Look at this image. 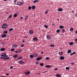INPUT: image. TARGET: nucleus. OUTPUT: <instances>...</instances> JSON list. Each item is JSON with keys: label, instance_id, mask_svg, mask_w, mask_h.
I'll use <instances>...</instances> for the list:
<instances>
[{"label": "nucleus", "instance_id": "nucleus-54", "mask_svg": "<svg viewBox=\"0 0 77 77\" xmlns=\"http://www.w3.org/2000/svg\"><path fill=\"white\" fill-rule=\"evenodd\" d=\"M70 56H72V55H73V54L72 53L70 54Z\"/></svg>", "mask_w": 77, "mask_h": 77}, {"label": "nucleus", "instance_id": "nucleus-51", "mask_svg": "<svg viewBox=\"0 0 77 77\" xmlns=\"http://www.w3.org/2000/svg\"><path fill=\"white\" fill-rule=\"evenodd\" d=\"M5 75H9V73H6Z\"/></svg>", "mask_w": 77, "mask_h": 77}, {"label": "nucleus", "instance_id": "nucleus-5", "mask_svg": "<svg viewBox=\"0 0 77 77\" xmlns=\"http://www.w3.org/2000/svg\"><path fill=\"white\" fill-rule=\"evenodd\" d=\"M46 38L48 40H50V39H51V37L48 35L46 36Z\"/></svg>", "mask_w": 77, "mask_h": 77}, {"label": "nucleus", "instance_id": "nucleus-32", "mask_svg": "<svg viewBox=\"0 0 77 77\" xmlns=\"http://www.w3.org/2000/svg\"><path fill=\"white\" fill-rule=\"evenodd\" d=\"M50 47H54V45H50Z\"/></svg>", "mask_w": 77, "mask_h": 77}, {"label": "nucleus", "instance_id": "nucleus-43", "mask_svg": "<svg viewBox=\"0 0 77 77\" xmlns=\"http://www.w3.org/2000/svg\"><path fill=\"white\" fill-rule=\"evenodd\" d=\"M56 32L57 33H59V32H60V30L58 29L57 30Z\"/></svg>", "mask_w": 77, "mask_h": 77}, {"label": "nucleus", "instance_id": "nucleus-31", "mask_svg": "<svg viewBox=\"0 0 77 77\" xmlns=\"http://www.w3.org/2000/svg\"><path fill=\"white\" fill-rule=\"evenodd\" d=\"M62 32L63 33H64V32H65L66 31L64 29H63L62 30Z\"/></svg>", "mask_w": 77, "mask_h": 77}, {"label": "nucleus", "instance_id": "nucleus-64", "mask_svg": "<svg viewBox=\"0 0 77 77\" xmlns=\"http://www.w3.org/2000/svg\"><path fill=\"white\" fill-rule=\"evenodd\" d=\"M25 36V38H27V36Z\"/></svg>", "mask_w": 77, "mask_h": 77}, {"label": "nucleus", "instance_id": "nucleus-26", "mask_svg": "<svg viewBox=\"0 0 77 77\" xmlns=\"http://www.w3.org/2000/svg\"><path fill=\"white\" fill-rule=\"evenodd\" d=\"M32 9H35V6L33 5L32 6Z\"/></svg>", "mask_w": 77, "mask_h": 77}, {"label": "nucleus", "instance_id": "nucleus-14", "mask_svg": "<svg viewBox=\"0 0 77 77\" xmlns=\"http://www.w3.org/2000/svg\"><path fill=\"white\" fill-rule=\"evenodd\" d=\"M29 33L31 34H33V31L32 30H29Z\"/></svg>", "mask_w": 77, "mask_h": 77}, {"label": "nucleus", "instance_id": "nucleus-53", "mask_svg": "<svg viewBox=\"0 0 77 77\" xmlns=\"http://www.w3.org/2000/svg\"><path fill=\"white\" fill-rule=\"evenodd\" d=\"M75 41H76V42H77V38H75Z\"/></svg>", "mask_w": 77, "mask_h": 77}, {"label": "nucleus", "instance_id": "nucleus-17", "mask_svg": "<svg viewBox=\"0 0 77 77\" xmlns=\"http://www.w3.org/2000/svg\"><path fill=\"white\" fill-rule=\"evenodd\" d=\"M74 43L72 42H71L69 43V45H72Z\"/></svg>", "mask_w": 77, "mask_h": 77}, {"label": "nucleus", "instance_id": "nucleus-8", "mask_svg": "<svg viewBox=\"0 0 77 77\" xmlns=\"http://www.w3.org/2000/svg\"><path fill=\"white\" fill-rule=\"evenodd\" d=\"M42 58V57H39L37 58L36 60H41Z\"/></svg>", "mask_w": 77, "mask_h": 77}, {"label": "nucleus", "instance_id": "nucleus-47", "mask_svg": "<svg viewBox=\"0 0 77 77\" xmlns=\"http://www.w3.org/2000/svg\"><path fill=\"white\" fill-rule=\"evenodd\" d=\"M71 65H74V63H70Z\"/></svg>", "mask_w": 77, "mask_h": 77}, {"label": "nucleus", "instance_id": "nucleus-61", "mask_svg": "<svg viewBox=\"0 0 77 77\" xmlns=\"http://www.w3.org/2000/svg\"><path fill=\"white\" fill-rule=\"evenodd\" d=\"M75 16L77 17V14H75Z\"/></svg>", "mask_w": 77, "mask_h": 77}, {"label": "nucleus", "instance_id": "nucleus-38", "mask_svg": "<svg viewBox=\"0 0 77 77\" xmlns=\"http://www.w3.org/2000/svg\"><path fill=\"white\" fill-rule=\"evenodd\" d=\"M2 45H5V43L4 42H2L1 43Z\"/></svg>", "mask_w": 77, "mask_h": 77}, {"label": "nucleus", "instance_id": "nucleus-44", "mask_svg": "<svg viewBox=\"0 0 77 77\" xmlns=\"http://www.w3.org/2000/svg\"><path fill=\"white\" fill-rule=\"evenodd\" d=\"M12 15L11 14L9 16V17H8L9 18H11V17H12Z\"/></svg>", "mask_w": 77, "mask_h": 77}, {"label": "nucleus", "instance_id": "nucleus-60", "mask_svg": "<svg viewBox=\"0 0 77 77\" xmlns=\"http://www.w3.org/2000/svg\"><path fill=\"white\" fill-rule=\"evenodd\" d=\"M23 17H21L20 18V20H22V19H23Z\"/></svg>", "mask_w": 77, "mask_h": 77}, {"label": "nucleus", "instance_id": "nucleus-28", "mask_svg": "<svg viewBox=\"0 0 77 77\" xmlns=\"http://www.w3.org/2000/svg\"><path fill=\"white\" fill-rule=\"evenodd\" d=\"M73 30H74V29L72 28H71L70 29V32H72V31H73Z\"/></svg>", "mask_w": 77, "mask_h": 77}, {"label": "nucleus", "instance_id": "nucleus-13", "mask_svg": "<svg viewBox=\"0 0 77 77\" xmlns=\"http://www.w3.org/2000/svg\"><path fill=\"white\" fill-rule=\"evenodd\" d=\"M12 47L13 48H16L17 47V45L15 44H14L12 45Z\"/></svg>", "mask_w": 77, "mask_h": 77}, {"label": "nucleus", "instance_id": "nucleus-7", "mask_svg": "<svg viewBox=\"0 0 77 77\" xmlns=\"http://www.w3.org/2000/svg\"><path fill=\"white\" fill-rule=\"evenodd\" d=\"M63 11V9L62 8H59L57 9V11L58 12H61Z\"/></svg>", "mask_w": 77, "mask_h": 77}, {"label": "nucleus", "instance_id": "nucleus-50", "mask_svg": "<svg viewBox=\"0 0 77 77\" xmlns=\"http://www.w3.org/2000/svg\"><path fill=\"white\" fill-rule=\"evenodd\" d=\"M17 2V0H15L14 1V3H16V2Z\"/></svg>", "mask_w": 77, "mask_h": 77}, {"label": "nucleus", "instance_id": "nucleus-24", "mask_svg": "<svg viewBox=\"0 0 77 77\" xmlns=\"http://www.w3.org/2000/svg\"><path fill=\"white\" fill-rule=\"evenodd\" d=\"M38 2H39V1H38V0H35L33 2V3H35Z\"/></svg>", "mask_w": 77, "mask_h": 77}, {"label": "nucleus", "instance_id": "nucleus-20", "mask_svg": "<svg viewBox=\"0 0 77 77\" xmlns=\"http://www.w3.org/2000/svg\"><path fill=\"white\" fill-rule=\"evenodd\" d=\"M56 76L57 77H61V75H60V74H57Z\"/></svg>", "mask_w": 77, "mask_h": 77}, {"label": "nucleus", "instance_id": "nucleus-2", "mask_svg": "<svg viewBox=\"0 0 77 77\" xmlns=\"http://www.w3.org/2000/svg\"><path fill=\"white\" fill-rule=\"evenodd\" d=\"M8 27V25L6 23H4L2 26V29H6Z\"/></svg>", "mask_w": 77, "mask_h": 77}, {"label": "nucleus", "instance_id": "nucleus-63", "mask_svg": "<svg viewBox=\"0 0 77 77\" xmlns=\"http://www.w3.org/2000/svg\"><path fill=\"white\" fill-rule=\"evenodd\" d=\"M57 21H59V19H57Z\"/></svg>", "mask_w": 77, "mask_h": 77}, {"label": "nucleus", "instance_id": "nucleus-29", "mask_svg": "<svg viewBox=\"0 0 77 77\" xmlns=\"http://www.w3.org/2000/svg\"><path fill=\"white\" fill-rule=\"evenodd\" d=\"M64 27V26H60V29H63Z\"/></svg>", "mask_w": 77, "mask_h": 77}, {"label": "nucleus", "instance_id": "nucleus-40", "mask_svg": "<svg viewBox=\"0 0 77 77\" xmlns=\"http://www.w3.org/2000/svg\"><path fill=\"white\" fill-rule=\"evenodd\" d=\"M4 33H5V34H7L8 33V31H5L3 32Z\"/></svg>", "mask_w": 77, "mask_h": 77}, {"label": "nucleus", "instance_id": "nucleus-25", "mask_svg": "<svg viewBox=\"0 0 77 77\" xmlns=\"http://www.w3.org/2000/svg\"><path fill=\"white\" fill-rule=\"evenodd\" d=\"M18 56V55H15L13 56V57H14V58H15V57H17Z\"/></svg>", "mask_w": 77, "mask_h": 77}, {"label": "nucleus", "instance_id": "nucleus-52", "mask_svg": "<svg viewBox=\"0 0 77 77\" xmlns=\"http://www.w3.org/2000/svg\"><path fill=\"white\" fill-rule=\"evenodd\" d=\"M24 47V45H21V47Z\"/></svg>", "mask_w": 77, "mask_h": 77}, {"label": "nucleus", "instance_id": "nucleus-34", "mask_svg": "<svg viewBox=\"0 0 77 77\" xmlns=\"http://www.w3.org/2000/svg\"><path fill=\"white\" fill-rule=\"evenodd\" d=\"M69 69H70L69 67H66V69H67L68 70H69Z\"/></svg>", "mask_w": 77, "mask_h": 77}, {"label": "nucleus", "instance_id": "nucleus-21", "mask_svg": "<svg viewBox=\"0 0 77 77\" xmlns=\"http://www.w3.org/2000/svg\"><path fill=\"white\" fill-rule=\"evenodd\" d=\"M28 17H29L28 16H26L25 18V20L26 21V20H27V19L28 18Z\"/></svg>", "mask_w": 77, "mask_h": 77}, {"label": "nucleus", "instance_id": "nucleus-4", "mask_svg": "<svg viewBox=\"0 0 77 77\" xmlns=\"http://www.w3.org/2000/svg\"><path fill=\"white\" fill-rule=\"evenodd\" d=\"M6 36H7V35L5 33L3 34L1 36V37L2 38H6Z\"/></svg>", "mask_w": 77, "mask_h": 77}, {"label": "nucleus", "instance_id": "nucleus-48", "mask_svg": "<svg viewBox=\"0 0 77 77\" xmlns=\"http://www.w3.org/2000/svg\"><path fill=\"white\" fill-rule=\"evenodd\" d=\"M58 69V68H55L54 69V71H56V70H57Z\"/></svg>", "mask_w": 77, "mask_h": 77}, {"label": "nucleus", "instance_id": "nucleus-27", "mask_svg": "<svg viewBox=\"0 0 77 77\" xmlns=\"http://www.w3.org/2000/svg\"><path fill=\"white\" fill-rule=\"evenodd\" d=\"M30 58H32L34 57V56L33 55H30Z\"/></svg>", "mask_w": 77, "mask_h": 77}, {"label": "nucleus", "instance_id": "nucleus-33", "mask_svg": "<svg viewBox=\"0 0 77 77\" xmlns=\"http://www.w3.org/2000/svg\"><path fill=\"white\" fill-rule=\"evenodd\" d=\"M32 9V7L30 6H29L28 7V10H31V9Z\"/></svg>", "mask_w": 77, "mask_h": 77}, {"label": "nucleus", "instance_id": "nucleus-58", "mask_svg": "<svg viewBox=\"0 0 77 77\" xmlns=\"http://www.w3.org/2000/svg\"><path fill=\"white\" fill-rule=\"evenodd\" d=\"M41 54H44V52L42 51L41 52Z\"/></svg>", "mask_w": 77, "mask_h": 77}, {"label": "nucleus", "instance_id": "nucleus-6", "mask_svg": "<svg viewBox=\"0 0 77 77\" xmlns=\"http://www.w3.org/2000/svg\"><path fill=\"white\" fill-rule=\"evenodd\" d=\"M7 56V55L6 54V53H4V54H3V57H1V59H2L4 57H5V56Z\"/></svg>", "mask_w": 77, "mask_h": 77}, {"label": "nucleus", "instance_id": "nucleus-41", "mask_svg": "<svg viewBox=\"0 0 77 77\" xmlns=\"http://www.w3.org/2000/svg\"><path fill=\"white\" fill-rule=\"evenodd\" d=\"M44 66V63H40V66Z\"/></svg>", "mask_w": 77, "mask_h": 77}, {"label": "nucleus", "instance_id": "nucleus-39", "mask_svg": "<svg viewBox=\"0 0 77 77\" xmlns=\"http://www.w3.org/2000/svg\"><path fill=\"white\" fill-rule=\"evenodd\" d=\"M23 59V57H20L17 59V60H19V59Z\"/></svg>", "mask_w": 77, "mask_h": 77}, {"label": "nucleus", "instance_id": "nucleus-23", "mask_svg": "<svg viewBox=\"0 0 77 77\" xmlns=\"http://www.w3.org/2000/svg\"><path fill=\"white\" fill-rule=\"evenodd\" d=\"M67 53L68 54H69L70 53H71V49H70L69 50H68L67 51Z\"/></svg>", "mask_w": 77, "mask_h": 77}, {"label": "nucleus", "instance_id": "nucleus-35", "mask_svg": "<svg viewBox=\"0 0 77 77\" xmlns=\"http://www.w3.org/2000/svg\"><path fill=\"white\" fill-rule=\"evenodd\" d=\"M14 30V29L11 28L9 29V32H11L12 30Z\"/></svg>", "mask_w": 77, "mask_h": 77}, {"label": "nucleus", "instance_id": "nucleus-18", "mask_svg": "<svg viewBox=\"0 0 77 77\" xmlns=\"http://www.w3.org/2000/svg\"><path fill=\"white\" fill-rule=\"evenodd\" d=\"M62 53H63L62 51H61L59 52L58 54L60 55H62V54H63Z\"/></svg>", "mask_w": 77, "mask_h": 77}, {"label": "nucleus", "instance_id": "nucleus-57", "mask_svg": "<svg viewBox=\"0 0 77 77\" xmlns=\"http://www.w3.org/2000/svg\"><path fill=\"white\" fill-rule=\"evenodd\" d=\"M72 53H73V54H75V52H74Z\"/></svg>", "mask_w": 77, "mask_h": 77}, {"label": "nucleus", "instance_id": "nucleus-59", "mask_svg": "<svg viewBox=\"0 0 77 77\" xmlns=\"http://www.w3.org/2000/svg\"><path fill=\"white\" fill-rule=\"evenodd\" d=\"M75 33H76V34H77V31H75Z\"/></svg>", "mask_w": 77, "mask_h": 77}, {"label": "nucleus", "instance_id": "nucleus-30", "mask_svg": "<svg viewBox=\"0 0 77 77\" xmlns=\"http://www.w3.org/2000/svg\"><path fill=\"white\" fill-rule=\"evenodd\" d=\"M48 11H49V10H47L46 11H45V14H48Z\"/></svg>", "mask_w": 77, "mask_h": 77}, {"label": "nucleus", "instance_id": "nucleus-55", "mask_svg": "<svg viewBox=\"0 0 77 77\" xmlns=\"http://www.w3.org/2000/svg\"><path fill=\"white\" fill-rule=\"evenodd\" d=\"M1 56L2 57H3V54H1Z\"/></svg>", "mask_w": 77, "mask_h": 77}, {"label": "nucleus", "instance_id": "nucleus-11", "mask_svg": "<svg viewBox=\"0 0 77 77\" xmlns=\"http://www.w3.org/2000/svg\"><path fill=\"white\" fill-rule=\"evenodd\" d=\"M0 51H5V48H3L0 49Z\"/></svg>", "mask_w": 77, "mask_h": 77}, {"label": "nucleus", "instance_id": "nucleus-15", "mask_svg": "<svg viewBox=\"0 0 77 77\" xmlns=\"http://www.w3.org/2000/svg\"><path fill=\"white\" fill-rule=\"evenodd\" d=\"M60 60H63L65 59V57H64L61 56L60 57Z\"/></svg>", "mask_w": 77, "mask_h": 77}, {"label": "nucleus", "instance_id": "nucleus-12", "mask_svg": "<svg viewBox=\"0 0 77 77\" xmlns=\"http://www.w3.org/2000/svg\"><path fill=\"white\" fill-rule=\"evenodd\" d=\"M30 74V72H26L25 73V74H26V75H29Z\"/></svg>", "mask_w": 77, "mask_h": 77}, {"label": "nucleus", "instance_id": "nucleus-46", "mask_svg": "<svg viewBox=\"0 0 77 77\" xmlns=\"http://www.w3.org/2000/svg\"><path fill=\"white\" fill-rule=\"evenodd\" d=\"M35 63H36V64H39V62L36 61L35 62Z\"/></svg>", "mask_w": 77, "mask_h": 77}, {"label": "nucleus", "instance_id": "nucleus-9", "mask_svg": "<svg viewBox=\"0 0 77 77\" xmlns=\"http://www.w3.org/2000/svg\"><path fill=\"white\" fill-rule=\"evenodd\" d=\"M18 62H19V63H21V64L24 63V62H23V61H22V60H20V61H18Z\"/></svg>", "mask_w": 77, "mask_h": 77}, {"label": "nucleus", "instance_id": "nucleus-56", "mask_svg": "<svg viewBox=\"0 0 77 77\" xmlns=\"http://www.w3.org/2000/svg\"><path fill=\"white\" fill-rule=\"evenodd\" d=\"M15 52V53H18V51H16L14 52Z\"/></svg>", "mask_w": 77, "mask_h": 77}, {"label": "nucleus", "instance_id": "nucleus-36", "mask_svg": "<svg viewBox=\"0 0 77 77\" xmlns=\"http://www.w3.org/2000/svg\"><path fill=\"white\" fill-rule=\"evenodd\" d=\"M44 27H45L46 28H48V26H47L46 25H44Z\"/></svg>", "mask_w": 77, "mask_h": 77}, {"label": "nucleus", "instance_id": "nucleus-62", "mask_svg": "<svg viewBox=\"0 0 77 77\" xmlns=\"http://www.w3.org/2000/svg\"><path fill=\"white\" fill-rule=\"evenodd\" d=\"M23 42H25V41L24 40H23Z\"/></svg>", "mask_w": 77, "mask_h": 77}, {"label": "nucleus", "instance_id": "nucleus-19", "mask_svg": "<svg viewBox=\"0 0 77 77\" xmlns=\"http://www.w3.org/2000/svg\"><path fill=\"white\" fill-rule=\"evenodd\" d=\"M45 68H50L51 67V66L48 65L45 66Z\"/></svg>", "mask_w": 77, "mask_h": 77}, {"label": "nucleus", "instance_id": "nucleus-10", "mask_svg": "<svg viewBox=\"0 0 77 77\" xmlns=\"http://www.w3.org/2000/svg\"><path fill=\"white\" fill-rule=\"evenodd\" d=\"M33 40H34V41H35V42L37 41L38 40V38H36V37H34L33 38Z\"/></svg>", "mask_w": 77, "mask_h": 77}, {"label": "nucleus", "instance_id": "nucleus-37", "mask_svg": "<svg viewBox=\"0 0 77 77\" xmlns=\"http://www.w3.org/2000/svg\"><path fill=\"white\" fill-rule=\"evenodd\" d=\"M14 17H17V14H15L14 15Z\"/></svg>", "mask_w": 77, "mask_h": 77}, {"label": "nucleus", "instance_id": "nucleus-42", "mask_svg": "<svg viewBox=\"0 0 77 77\" xmlns=\"http://www.w3.org/2000/svg\"><path fill=\"white\" fill-rule=\"evenodd\" d=\"M45 59L46 60H49L50 59V58H49V57H46Z\"/></svg>", "mask_w": 77, "mask_h": 77}, {"label": "nucleus", "instance_id": "nucleus-1", "mask_svg": "<svg viewBox=\"0 0 77 77\" xmlns=\"http://www.w3.org/2000/svg\"><path fill=\"white\" fill-rule=\"evenodd\" d=\"M24 3V1H18L17 2V5L19 6H21V5H23Z\"/></svg>", "mask_w": 77, "mask_h": 77}, {"label": "nucleus", "instance_id": "nucleus-16", "mask_svg": "<svg viewBox=\"0 0 77 77\" xmlns=\"http://www.w3.org/2000/svg\"><path fill=\"white\" fill-rule=\"evenodd\" d=\"M18 53H21L22 52V50L21 49H19L17 50Z\"/></svg>", "mask_w": 77, "mask_h": 77}, {"label": "nucleus", "instance_id": "nucleus-22", "mask_svg": "<svg viewBox=\"0 0 77 77\" xmlns=\"http://www.w3.org/2000/svg\"><path fill=\"white\" fill-rule=\"evenodd\" d=\"M34 57H36L38 56V54H33Z\"/></svg>", "mask_w": 77, "mask_h": 77}, {"label": "nucleus", "instance_id": "nucleus-3", "mask_svg": "<svg viewBox=\"0 0 77 77\" xmlns=\"http://www.w3.org/2000/svg\"><path fill=\"white\" fill-rule=\"evenodd\" d=\"M1 59H4V60H8V59H10V57H8L7 55Z\"/></svg>", "mask_w": 77, "mask_h": 77}, {"label": "nucleus", "instance_id": "nucleus-45", "mask_svg": "<svg viewBox=\"0 0 77 77\" xmlns=\"http://www.w3.org/2000/svg\"><path fill=\"white\" fill-rule=\"evenodd\" d=\"M14 48H12L11 49V51H14Z\"/></svg>", "mask_w": 77, "mask_h": 77}, {"label": "nucleus", "instance_id": "nucleus-49", "mask_svg": "<svg viewBox=\"0 0 77 77\" xmlns=\"http://www.w3.org/2000/svg\"><path fill=\"white\" fill-rule=\"evenodd\" d=\"M14 68V67H13V66H11V67H10V68L11 69H12V68Z\"/></svg>", "mask_w": 77, "mask_h": 77}]
</instances>
